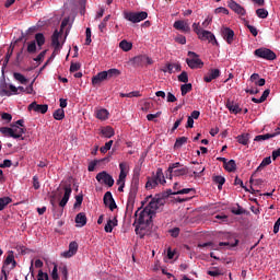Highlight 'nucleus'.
<instances>
[{
	"label": "nucleus",
	"instance_id": "1",
	"mask_svg": "<svg viewBox=\"0 0 280 280\" xmlns=\"http://www.w3.org/2000/svg\"><path fill=\"white\" fill-rule=\"evenodd\" d=\"M72 191L73 190L71 189V184H63L61 187H58L57 190L52 192L50 198L51 207L56 208V200H60V198L61 200L59 201V207H67V202H69V198H71Z\"/></svg>",
	"mask_w": 280,
	"mask_h": 280
},
{
	"label": "nucleus",
	"instance_id": "58",
	"mask_svg": "<svg viewBox=\"0 0 280 280\" xmlns=\"http://www.w3.org/2000/svg\"><path fill=\"white\" fill-rule=\"evenodd\" d=\"M92 39H91V27H88L85 30V45H91Z\"/></svg>",
	"mask_w": 280,
	"mask_h": 280
},
{
	"label": "nucleus",
	"instance_id": "19",
	"mask_svg": "<svg viewBox=\"0 0 280 280\" xmlns=\"http://www.w3.org/2000/svg\"><path fill=\"white\" fill-rule=\"evenodd\" d=\"M220 69H210L209 72L203 77V82H213L220 78Z\"/></svg>",
	"mask_w": 280,
	"mask_h": 280
},
{
	"label": "nucleus",
	"instance_id": "61",
	"mask_svg": "<svg viewBox=\"0 0 280 280\" xmlns=\"http://www.w3.org/2000/svg\"><path fill=\"white\" fill-rule=\"evenodd\" d=\"M1 119H2L3 121H8V124H10V121H12V114L2 113V114H1Z\"/></svg>",
	"mask_w": 280,
	"mask_h": 280
},
{
	"label": "nucleus",
	"instance_id": "40",
	"mask_svg": "<svg viewBox=\"0 0 280 280\" xmlns=\"http://www.w3.org/2000/svg\"><path fill=\"white\" fill-rule=\"evenodd\" d=\"M119 47H120V49H122V51H130V49H132V43H130L126 39H122L119 43Z\"/></svg>",
	"mask_w": 280,
	"mask_h": 280
},
{
	"label": "nucleus",
	"instance_id": "48",
	"mask_svg": "<svg viewBox=\"0 0 280 280\" xmlns=\"http://www.w3.org/2000/svg\"><path fill=\"white\" fill-rule=\"evenodd\" d=\"M108 21H110V15H107L103 19V21L101 22V24L98 25V30L100 32L104 33V31L106 30V25L108 23Z\"/></svg>",
	"mask_w": 280,
	"mask_h": 280
},
{
	"label": "nucleus",
	"instance_id": "13",
	"mask_svg": "<svg viewBox=\"0 0 280 280\" xmlns=\"http://www.w3.org/2000/svg\"><path fill=\"white\" fill-rule=\"evenodd\" d=\"M221 36L228 45H233V40H235V32L231 30V27L223 26L221 28Z\"/></svg>",
	"mask_w": 280,
	"mask_h": 280
},
{
	"label": "nucleus",
	"instance_id": "30",
	"mask_svg": "<svg viewBox=\"0 0 280 280\" xmlns=\"http://www.w3.org/2000/svg\"><path fill=\"white\" fill-rule=\"evenodd\" d=\"M250 82H254L256 86H265L266 79H259V73H253L249 78Z\"/></svg>",
	"mask_w": 280,
	"mask_h": 280
},
{
	"label": "nucleus",
	"instance_id": "64",
	"mask_svg": "<svg viewBox=\"0 0 280 280\" xmlns=\"http://www.w3.org/2000/svg\"><path fill=\"white\" fill-rule=\"evenodd\" d=\"M0 167L2 170L5 167H12V160H4L3 163H0Z\"/></svg>",
	"mask_w": 280,
	"mask_h": 280
},
{
	"label": "nucleus",
	"instance_id": "22",
	"mask_svg": "<svg viewBox=\"0 0 280 280\" xmlns=\"http://www.w3.org/2000/svg\"><path fill=\"white\" fill-rule=\"evenodd\" d=\"M173 27L175 30H178L179 32L188 33L191 32V28L189 27V24L183 20L175 21L173 24Z\"/></svg>",
	"mask_w": 280,
	"mask_h": 280
},
{
	"label": "nucleus",
	"instance_id": "11",
	"mask_svg": "<svg viewBox=\"0 0 280 280\" xmlns=\"http://www.w3.org/2000/svg\"><path fill=\"white\" fill-rule=\"evenodd\" d=\"M11 266V270H14V268H16V260L14 259V252L10 250L8 253L7 258L3 261V266L1 269L2 275L4 276V280H8V272L5 271V266Z\"/></svg>",
	"mask_w": 280,
	"mask_h": 280
},
{
	"label": "nucleus",
	"instance_id": "7",
	"mask_svg": "<svg viewBox=\"0 0 280 280\" xmlns=\"http://www.w3.org/2000/svg\"><path fill=\"white\" fill-rule=\"evenodd\" d=\"M124 19H126V21H129L130 23H141V21H145V19H148V12H145V11H141V12L125 11Z\"/></svg>",
	"mask_w": 280,
	"mask_h": 280
},
{
	"label": "nucleus",
	"instance_id": "32",
	"mask_svg": "<svg viewBox=\"0 0 280 280\" xmlns=\"http://www.w3.org/2000/svg\"><path fill=\"white\" fill-rule=\"evenodd\" d=\"M126 167H128V164L126 162H122L119 164V176H118V180H124L126 182V176H128V173L126 172Z\"/></svg>",
	"mask_w": 280,
	"mask_h": 280
},
{
	"label": "nucleus",
	"instance_id": "20",
	"mask_svg": "<svg viewBox=\"0 0 280 280\" xmlns=\"http://www.w3.org/2000/svg\"><path fill=\"white\" fill-rule=\"evenodd\" d=\"M105 80H108V74L106 71H102L92 78V84L93 86H100Z\"/></svg>",
	"mask_w": 280,
	"mask_h": 280
},
{
	"label": "nucleus",
	"instance_id": "62",
	"mask_svg": "<svg viewBox=\"0 0 280 280\" xmlns=\"http://www.w3.org/2000/svg\"><path fill=\"white\" fill-rule=\"evenodd\" d=\"M215 14H229V9L224 7H219L214 10Z\"/></svg>",
	"mask_w": 280,
	"mask_h": 280
},
{
	"label": "nucleus",
	"instance_id": "41",
	"mask_svg": "<svg viewBox=\"0 0 280 280\" xmlns=\"http://www.w3.org/2000/svg\"><path fill=\"white\" fill-rule=\"evenodd\" d=\"M12 202V198L10 197H1L0 198V211H3L8 205Z\"/></svg>",
	"mask_w": 280,
	"mask_h": 280
},
{
	"label": "nucleus",
	"instance_id": "42",
	"mask_svg": "<svg viewBox=\"0 0 280 280\" xmlns=\"http://www.w3.org/2000/svg\"><path fill=\"white\" fill-rule=\"evenodd\" d=\"M13 78L20 82V84H27V78H25L21 72H14Z\"/></svg>",
	"mask_w": 280,
	"mask_h": 280
},
{
	"label": "nucleus",
	"instance_id": "47",
	"mask_svg": "<svg viewBox=\"0 0 280 280\" xmlns=\"http://www.w3.org/2000/svg\"><path fill=\"white\" fill-rule=\"evenodd\" d=\"M59 271L62 275L61 280H69V269L67 268V265L60 266Z\"/></svg>",
	"mask_w": 280,
	"mask_h": 280
},
{
	"label": "nucleus",
	"instance_id": "31",
	"mask_svg": "<svg viewBox=\"0 0 280 280\" xmlns=\"http://www.w3.org/2000/svg\"><path fill=\"white\" fill-rule=\"evenodd\" d=\"M115 226H117V218L109 219L104 228L105 233H113Z\"/></svg>",
	"mask_w": 280,
	"mask_h": 280
},
{
	"label": "nucleus",
	"instance_id": "6",
	"mask_svg": "<svg viewBox=\"0 0 280 280\" xmlns=\"http://www.w3.org/2000/svg\"><path fill=\"white\" fill-rule=\"evenodd\" d=\"M69 25V19H63L60 25V32L56 30L51 36V45L55 47V51H58V49H61L62 46H60V36L62 35V32H65V27Z\"/></svg>",
	"mask_w": 280,
	"mask_h": 280
},
{
	"label": "nucleus",
	"instance_id": "50",
	"mask_svg": "<svg viewBox=\"0 0 280 280\" xmlns=\"http://www.w3.org/2000/svg\"><path fill=\"white\" fill-rule=\"evenodd\" d=\"M178 82H183L184 84H187L189 82V75L187 74L186 71H183L178 77H177Z\"/></svg>",
	"mask_w": 280,
	"mask_h": 280
},
{
	"label": "nucleus",
	"instance_id": "54",
	"mask_svg": "<svg viewBox=\"0 0 280 280\" xmlns=\"http://www.w3.org/2000/svg\"><path fill=\"white\" fill-rule=\"evenodd\" d=\"M113 140H109L108 142L105 143L104 147H101V152L102 154H106V152H108V150H110V148H113Z\"/></svg>",
	"mask_w": 280,
	"mask_h": 280
},
{
	"label": "nucleus",
	"instance_id": "10",
	"mask_svg": "<svg viewBox=\"0 0 280 280\" xmlns=\"http://www.w3.org/2000/svg\"><path fill=\"white\" fill-rule=\"evenodd\" d=\"M254 56L257 58H262L264 60H275L277 54L268 48H258L254 51Z\"/></svg>",
	"mask_w": 280,
	"mask_h": 280
},
{
	"label": "nucleus",
	"instance_id": "51",
	"mask_svg": "<svg viewBox=\"0 0 280 280\" xmlns=\"http://www.w3.org/2000/svg\"><path fill=\"white\" fill-rule=\"evenodd\" d=\"M256 15L258 16V19H268V10L257 9L256 10Z\"/></svg>",
	"mask_w": 280,
	"mask_h": 280
},
{
	"label": "nucleus",
	"instance_id": "3",
	"mask_svg": "<svg viewBox=\"0 0 280 280\" xmlns=\"http://www.w3.org/2000/svg\"><path fill=\"white\" fill-rule=\"evenodd\" d=\"M137 177L133 179V185L130 186L128 199H127V208H126V215L128 218H132V211H135V200H137V194L139 190H137Z\"/></svg>",
	"mask_w": 280,
	"mask_h": 280
},
{
	"label": "nucleus",
	"instance_id": "9",
	"mask_svg": "<svg viewBox=\"0 0 280 280\" xmlns=\"http://www.w3.org/2000/svg\"><path fill=\"white\" fill-rule=\"evenodd\" d=\"M188 56L190 59H186V62L190 69H202L205 67V62L200 60L198 54L188 51Z\"/></svg>",
	"mask_w": 280,
	"mask_h": 280
},
{
	"label": "nucleus",
	"instance_id": "36",
	"mask_svg": "<svg viewBox=\"0 0 280 280\" xmlns=\"http://www.w3.org/2000/svg\"><path fill=\"white\" fill-rule=\"evenodd\" d=\"M37 43V47L43 49V45H45V35L43 33H37L35 35V44Z\"/></svg>",
	"mask_w": 280,
	"mask_h": 280
},
{
	"label": "nucleus",
	"instance_id": "56",
	"mask_svg": "<svg viewBox=\"0 0 280 280\" xmlns=\"http://www.w3.org/2000/svg\"><path fill=\"white\" fill-rule=\"evenodd\" d=\"M245 26L247 27V30H249L252 35L257 36V34H259V32L257 31V27L248 24V22L245 23Z\"/></svg>",
	"mask_w": 280,
	"mask_h": 280
},
{
	"label": "nucleus",
	"instance_id": "49",
	"mask_svg": "<svg viewBox=\"0 0 280 280\" xmlns=\"http://www.w3.org/2000/svg\"><path fill=\"white\" fill-rule=\"evenodd\" d=\"M140 172H141V168H135L133 170V177H132V180H131V185L135 184V179L137 178L138 183H137V191H139V176H140Z\"/></svg>",
	"mask_w": 280,
	"mask_h": 280
},
{
	"label": "nucleus",
	"instance_id": "17",
	"mask_svg": "<svg viewBox=\"0 0 280 280\" xmlns=\"http://www.w3.org/2000/svg\"><path fill=\"white\" fill-rule=\"evenodd\" d=\"M28 110H34L35 113H40L42 115H45V113L49 110V106L47 104L38 105V103L33 102L28 105Z\"/></svg>",
	"mask_w": 280,
	"mask_h": 280
},
{
	"label": "nucleus",
	"instance_id": "52",
	"mask_svg": "<svg viewBox=\"0 0 280 280\" xmlns=\"http://www.w3.org/2000/svg\"><path fill=\"white\" fill-rule=\"evenodd\" d=\"M26 51L27 54H36V40H33L27 44Z\"/></svg>",
	"mask_w": 280,
	"mask_h": 280
},
{
	"label": "nucleus",
	"instance_id": "60",
	"mask_svg": "<svg viewBox=\"0 0 280 280\" xmlns=\"http://www.w3.org/2000/svg\"><path fill=\"white\" fill-rule=\"evenodd\" d=\"M37 280H49V275L47 272H43V270L38 271Z\"/></svg>",
	"mask_w": 280,
	"mask_h": 280
},
{
	"label": "nucleus",
	"instance_id": "4",
	"mask_svg": "<svg viewBox=\"0 0 280 280\" xmlns=\"http://www.w3.org/2000/svg\"><path fill=\"white\" fill-rule=\"evenodd\" d=\"M189 172V168L187 166H183L180 162H176L173 164H170L167 171H166V178L172 179V176H185Z\"/></svg>",
	"mask_w": 280,
	"mask_h": 280
},
{
	"label": "nucleus",
	"instance_id": "43",
	"mask_svg": "<svg viewBox=\"0 0 280 280\" xmlns=\"http://www.w3.org/2000/svg\"><path fill=\"white\" fill-rule=\"evenodd\" d=\"M213 183H215L218 186V189H222V185H224V183H226V179L221 176V175H217L214 177H212Z\"/></svg>",
	"mask_w": 280,
	"mask_h": 280
},
{
	"label": "nucleus",
	"instance_id": "8",
	"mask_svg": "<svg viewBox=\"0 0 280 280\" xmlns=\"http://www.w3.org/2000/svg\"><path fill=\"white\" fill-rule=\"evenodd\" d=\"M165 206V199L164 198H154L152 199L149 205L145 206L144 209H148L150 213L153 215L156 214V211H163V207Z\"/></svg>",
	"mask_w": 280,
	"mask_h": 280
},
{
	"label": "nucleus",
	"instance_id": "63",
	"mask_svg": "<svg viewBox=\"0 0 280 280\" xmlns=\"http://www.w3.org/2000/svg\"><path fill=\"white\" fill-rule=\"evenodd\" d=\"M51 277H52L54 280H59L60 279V277L58 276V265L54 266V269L51 271Z\"/></svg>",
	"mask_w": 280,
	"mask_h": 280
},
{
	"label": "nucleus",
	"instance_id": "29",
	"mask_svg": "<svg viewBox=\"0 0 280 280\" xmlns=\"http://www.w3.org/2000/svg\"><path fill=\"white\" fill-rule=\"evenodd\" d=\"M9 86L5 81L0 82V96L1 97H10L12 96V92H10Z\"/></svg>",
	"mask_w": 280,
	"mask_h": 280
},
{
	"label": "nucleus",
	"instance_id": "46",
	"mask_svg": "<svg viewBox=\"0 0 280 280\" xmlns=\"http://www.w3.org/2000/svg\"><path fill=\"white\" fill-rule=\"evenodd\" d=\"M54 119H56L57 121H62V118L65 117V109H57L55 110V113L52 114Z\"/></svg>",
	"mask_w": 280,
	"mask_h": 280
},
{
	"label": "nucleus",
	"instance_id": "59",
	"mask_svg": "<svg viewBox=\"0 0 280 280\" xmlns=\"http://www.w3.org/2000/svg\"><path fill=\"white\" fill-rule=\"evenodd\" d=\"M171 237H178L180 235V228H174L168 231Z\"/></svg>",
	"mask_w": 280,
	"mask_h": 280
},
{
	"label": "nucleus",
	"instance_id": "45",
	"mask_svg": "<svg viewBox=\"0 0 280 280\" xmlns=\"http://www.w3.org/2000/svg\"><path fill=\"white\" fill-rule=\"evenodd\" d=\"M188 138L187 137H179L176 139L174 148L178 149V148H183V145H185V143H187Z\"/></svg>",
	"mask_w": 280,
	"mask_h": 280
},
{
	"label": "nucleus",
	"instance_id": "33",
	"mask_svg": "<svg viewBox=\"0 0 280 280\" xmlns=\"http://www.w3.org/2000/svg\"><path fill=\"white\" fill-rule=\"evenodd\" d=\"M108 110L107 109H98L96 110V119H101L102 121H106L108 119Z\"/></svg>",
	"mask_w": 280,
	"mask_h": 280
},
{
	"label": "nucleus",
	"instance_id": "28",
	"mask_svg": "<svg viewBox=\"0 0 280 280\" xmlns=\"http://www.w3.org/2000/svg\"><path fill=\"white\" fill-rule=\"evenodd\" d=\"M279 133L280 131L273 132V133L259 135L254 138V141H257V142L268 141V139H275V137H279Z\"/></svg>",
	"mask_w": 280,
	"mask_h": 280
},
{
	"label": "nucleus",
	"instance_id": "44",
	"mask_svg": "<svg viewBox=\"0 0 280 280\" xmlns=\"http://www.w3.org/2000/svg\"><path fill=\"white\" fill-rule=\"evenodd\" d=\"M194 89V85L191 83H186L180 86L182 95L185 97L187 93H191V90Z\"/></svg>",
	"mask_w": 280,
	"mask_h": 280
},
{
	"label": "nucleus",
	"instance_id": "27",
	"mask_svg": "<svg viewBox=\"0 0 280 280\" xmlns=\"http://www.w3.org/2000/svg\"><path fill=\"white\" fill-rule=\"evenodd\" d=\"M100 135H102V137H104L105 139H110V138L115 137V129H113V127H110V126L103 127L101 129Z\"/></svg>",
	"mask_w": 280,
	"mask_h": 280
},
{
	"label": "nucleus",
	"instance_id": "24",
	"mask_svg": "<svg viewBox=\"0 0 280 280\" xmlns=\"http://www.w3.org/2000/svg\"><path fill=\"white\" fill-rule=\"evenodd\" d=\"M225 107H226L228 110H230V113H232L233 115H237V114L242 113V109L240 108V104H236V103L232 102L231 100H228V101H226Z\"/></svg>",
	"mask_w": 280,
	"mask_h": 280
},
{
	"label": "nucleus",
	"instance_id": "39",
	"mask_svg": "<svg viewBox=\"0 0 280 280\" xmlns=\"http://www.w3.org/2000/svg\"><path fill=\"white\" fill-rule=\"evenodd\" d=\"M249 139H250L249 133H243L241 136H237V141L241 143V145H248Z\"/></svg>",
	"mask_w": 280,
	"mask_h": 280
},
{
	"label": "nucleus",
	"instance_id": "37",
	"mask_svg": "<svg viewBox=\"0 0 280 280\" xmlns=\"http://www.w3.org/2000/svg\"><path fill=\"white\" fill-rule=\"evenodd\" d=\"M270 163H272V158L270 156L265 158L259 164V166L256 168V172H261V170H264V167H268Z\"/></svg>",
	"mask_w": 280,
	"mask_h": 280
},
{
	"label": "nucleus",
	"instance_id": "26",
	"mask_svg": "<svg viewBox=\"0 0 280 280\" xmlns=\"http://www.w3.org/2000/svg\"><path fill=\"white\" fill-rule=\"evenodd\" d=\"M74 222L77 224V226L82 228V226H86V214L84 212H80L77 214Z\"/></svg>",
	"mask_w": 280,
	"mask_h": 280
},
{
	"label": "nucleus",
	"instance_id": "34",
	"mask_svg": "<svg viewBox=\"0 0 280 280\" xmlns=\"http://www.w3.org/2000/svg\"><path fill=\"white\" fill-rule=\"evenodd\" d=\"M0 132L1 135H4V137H11L12 139L15 137L12 127H0Z\"/></svg>",
	"mask_w": 280,
	"mask_h": 280
},
{
	"label": "nucleus",
	"instance_id": "38",
	"mask_svg": "<svg viewBox=\"0 0 280 280\" xmlns=\"http://www.w3.org/2000/svg\"><path fill=\"white\" fill-rule=\"evenodd\" d=\"M105 73L107 74V80H110V78H118V75H121V71L115 68L105 71Z\"/></svg>",
	"mask_w": 280,
	"mask_h": 280
},
{
	"label": "nucleus",
	"instance_id": "15",
	"mask_svg": "<svg viewBox=\"0 0 280 280\" xmlns=\"http://www.w3.org/2000/svg\"><path fill=\"white\" fill-rule=\"evenodd\" d=\"M103 202L105 207H108L112 211H115L117 209V203L115 202V198H113V192L107 191L105 192L103 197Z\"/></svg>",
	"mask_w": 280,
	"mask_h": 280
},
{
	"label": "nucleus",
	"instance_id": "14",
	"mask_svg": "<svg viewBox=\"0 0 280 280\" xmlns=\"http://www.w3.org/2000/svg\"><path fill=\"white\" fill-rule=\"evenodd\" d=\"M133 67H143V65H152V58L145 55H138L130 60Z\"/></svg>",
	"mask_w": 280,
	"mask_h": 280
},
{
	"label": "nucleus",
	"instance_id": "57",
	"mask_svg": "<svg viewBox=\"0 0 280 280\" xmlns=\"http://www.w3.org/2000/svg\"><path fill=\"white\" fill-rule=\"evenodd\" d=\"M183 119H185V116H182L179 119H177L174 122L173 128L171 129V132H175L178 129V126H180V124H183Z\"/></svg>",
	"mask_w": 280,
	"mask_h": 280
},
{
	"label": "nucleus",
	"instance_id": "12",
	"mask_svg": "<svg viewBox=\"0 0 280 280\" xmlns=\"http://www.w3.org/2000/svg\"><path fill=\"white\" fill-rule=\"evenodd\" d=\"M96 180H97V183H101L102 185H107V187H113V185H115V179L106 171L100 172L96 175Z\"/></svg>",
	"mask_w": 280,
	"mask_h": 280
},
{
	"label": "nucleus",
	"instance_id": "25",
	"mask_svg": "<svg viewBox=\"0 0 280 280\" xmlns=\"http://www.w3.org/2000/svg\"><path fill=\"white\" fill-rule=\"evenodd\" d=\"M11 130H13V139H22L23 135H25L26 129L23 127H19L18 125H11Z\"/></svg>",
	"mask_w": 280,
	"mask_h": 280
},
{
	"label": "nucleus",
	"instance_id": "53",
	"mask_svg": "<svg viewBox=\"0 0 280 280\" xmlns=\"http://www.w3.org/2000/svg\"><path fill=\"white\" fill-rule=\"evenodd\" d=\"M208 275H209L210 277H220V276H222L223 273H222V271H221L218 267H213L212 270H209V271H208Z\"/></svg>",
	"mask_w": 280,
	"mask_h": 280
},
{
	"label": "nucleus",
	"instance_id": "2",
	"mask_svg": "<svg viewBox=\"0 0 280 280\" xmlns=\"http://www.w3.org/2000/svg\"><path fill=\"white\" fill-rule=\"evenodd\" d=\"M140 212V213H139ZM135 223L133 226H136V233L139 231V226H150L152 223L153 214L148 211L147 208L141 210V208H138V210L135 212Z\"/></svg>",
	"mask_w": 280,
	"mask_h": 280
},
{
	"label": "nucleus",
	"instance_id": "23",
	"mask_svg": "<svg viewBox=\"0 0 280 280\" xmlns=\"http://www.w3.org/2000/svg\"><path fill=\"white\" fill-rule=\"evenodd\" d=\"M191 191H196L194 188H183L180 189V184L175 183L173 186L174 196H180L185 194H191Z\"/></svg>",
	"mask_w": 280,
	"mask_h": 280
},
{
	"label": "nucleus",
	"instance_id": "16",
	"mask_svg": "<svg viewBox=\"0 0 280 280\" xmlns=\"http://www.w3.org/2000/svg\"><path fill=\"white\" fill-rule=\"evenodd\" d=\"M228 7L236 14H241V16H244L246 14V9H244L242 5L233 0H228Z\"/></svg>",
	"mask_w": 280,
	"mask_h": 280
},
{
	"label": "nucleus",
	"instance_id": "5",
	"mask_svg": "<svg viewBox=\"0 0 280 280\" xmlns=\"http://www.w3.org/2000/svg\"><path fill=\"white\" fill-rule=\"evenodd\" d=\"M160 185H165V175L163 174V168H158L156 173L152 175V177L148 178V182L145 184L147 189H154L155 187H159Z\"/></svg>",
	"mask_w": 280,
	"mask_h": 280
},
{
	"label": "nucleus",
	"instance_id": "35",
	"mask_svg": "<svg viewBox=\"0 0 280 280\" xmlns=\"http://www.w3.org/2000/svg\"><path fill=\"white\" fill-rule=\"evenodd\" d=\"M223 167L226 172H235V170H237V164L235 163V160H230Z\"/></svg>",
	"mask_w": 280,
	"mask_h": 280
},
{
	"label": "nucleus",
	"instance_id": "55",
	"mask_svg": "<svg viewBox=\"0 0 280 280\" xmlns=\"http://www.w3.org/2000/svg\"><path fill=\"white\" fill-rule=\"evenodd\" d=\"M162 71L164 73H174V63H166Z\"/></svg>",
	"mask_w": 280,
	"mask_h": 280
},
{
	"label": "nucleus",
	"instance_id": "18",
	"mask_svg": "<svg viewBox=\"0 0 280 280\" xmlns=\"http://www.w3.org/2000/svg\"><path fill=\"white\" fill-rule=\"evenodd\" d=\"M75 253H78V243L73 241L69 244V249L63 252L61 256L65 257L66 259H71V257H73Z\"/></svg>",
	"mask_w": 280,
	"mask_h": 280
},
{
	"label": "nucleus",
	"instance_id": "21",
	"mask_svg": "<svg viewBox=\"0 0 280 280\" xmlns=\"http://www.w3.org/2000/svg\"><path fill=\"white\" fill-rule=\"evenodd\" d=\"M200 40H209L212 43V45H218V40L215 39V35L211 33L210 31H201V34H199Z\"/></svg>",
	"mask_w": 280,
	"mask_h": 280
}]
</instances>
